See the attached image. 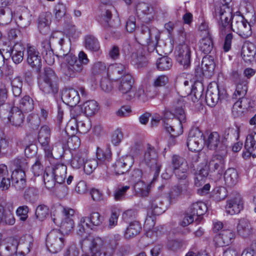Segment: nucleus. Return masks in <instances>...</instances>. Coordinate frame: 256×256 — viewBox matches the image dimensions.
Instances as JSON below:
<instances>
[{
  "instance_id": "79ce46f5",
  "label": "nucleus",
  "mask_w": 256,
  "mask_h": 256,
  "mask_svg": "<svg viewBox=\"0 0 256 256\" xmlns=\"http://www.w3.org/2000/svg\"><path fill=\"white\" fill-rule=\"evenodd\" d=\"M96 156L98 160L99 161L100 166H102V162H104L103 164H105L106 166L108 162L112 157V152L109 148L105 149H102L99 147L97 148Z\"/></svg>"
},
{
  "instance_id": "13d9d810",
  "label": "nucleus",
  "mask_w": 256,
  "mask_h": 256,
  "mask_svg": "<svg viewBox=\"0 0 256 256\" xmlns=\"http://www.w3.org/2000/svg\"><path fill=\"white\" fill-rule=\"evenodd\" d=\"M49 214L48 206L44 204L38 206L36 210L35 216L37 219L40 220H44Z\"/></svg>"
},
{
  "instance_id": "e2e57ef3",
  "label": "nucleus",
  "mask_w": 256,
  "mask_h": 256,
  "mask_svg": "<svg viewBox=\"0 0 256 256\" xmlns=\"http://www.w3.org/2000/svg\"><path fill=\"white\" fill-rule=\"evenodd\" d=\"M88 217L92 228L94 226H100L103 222V218L98 212H92L90 213L89 216Z\"/></svg>"
},
{
  "instance_id": "49530a36",
  "label": "nucleus",
  "mask_w": 256,
  "mask_h": 256,
  "mask_svg": "<svg viewBox=\"0 0 256 256\" xmlns=\"http://www.w3.org/2000/svg\"><path fill=\"white\" fill-rule=\"evenodd\" d=\"M34 101L28 95L24 96L19 101V107L22 111L25 112H31L34 108Z\"/></svg>"
},
{
  "instance_id": "4c0bfd02",
  "label": "nucleus",
  "mask_w": 256,
  "mask_h": 256,
  "mask_svg": "<svg viewBox=\"0 0 256 256\" xmlns=\"http://www.w3.org/2000/svg\"><path fill=\"white\" fill-rule=\"evenodd\" d=\"M67 167L62 164H58L52 169L54 176L58 184H62L66 178Z\"/></svg>"
},
{
  "instance_id": "9d476101",
  "label": "nucleus",
  "mask_w": 256,
  "mask_h": 256,
  "mask_svg": "<svg viewBox=\"0 0 256 256\" xmlns=\"http://www.w3.org/2000/svg\"><path fill=\"white\" fill-rule=\"evenodd\" d=\"M171 164L172 172L178 180H188V166L184 158L174 154L172 156Z\"/></svg>"
},
{
  "instance_id": "3c124183",
  "label": "nucleus",
  "mask_w": 256,
  "mask_h": 256,
  "mask_svg": "<svg viewBox=\"0 0 256 256\" xmlns=\"http://www.w3.org/2000/svg\"><path fill=\"white\" fill-rule=\"evenodd\" d=\"M13 14L14 12L8 8H0V24H8L12 21V18H14Z\"/></svg>"
},
{
  "instance_id": "a19ab883",
  "label": "nucleus",
  "mask_w": 256,
  "mask_h": 256,
  "mask_svg": "<svg viewBox=\"0 0 256 256\" xmlns=\"http://www.w3.org/2000/svg\"><path fill=\"white\" fill-rule=\"evenodd\" d=\"M202 69L204 74H208L213 72L215 68L214 56L211 55H206L202 60Z\"/></svg>"
},
{
  "instance_id": "338daca9",
  "label": "nucleus",
  "mask_w": 256,
  "mask_h": 256,
  "mask_svg": "<svg viewBox=\"0 0 256 256\" xmlns=\"http://www.w3.org/2000/svg\"><path fill=\"white\" fill-rule=\"evenodd\" d=\"M29 208L27 206H20L16 210V214L22 221H26L28 218Z\"/></svg>"
},
{
  "instance_id": "b1692460",
  "label": "nucleus",
  "mask_w": 256,
  "mask_h": 256,
  "mask_svg": "<svg viewBox=\"0 0 256 256\" xmlns=\"http://www.w3.org/2000/svg\"><path fill=\"white\" fill-rule=\"evenodd\" d=\"M26 52L28 64L32 68L39 71L42 66V59L40 52L34 46H28Z\"/></svg>"
},
{
  "instance_id": "4d7b16f0",
  "label": "nucleus",
  "mask_w": 256,
  "mask_h": 256,
  "mask_svg": "<svg viewBox=\"0 0 256 256\" xmlns=\"http://www.w3.org/2000/svg\"><path fill=\"white\" fill-rule=\"evenodd\" d=\"M228 196L226 188L223 186L216 187L212 192L213 198L218 202L224 200Z\"/></svg>"
},
{
  "instance_id": "bf43d9fd",
  "label": "nucleus",
  "mask_w": 256,
  "mask_h": 256,
  "mask_svg": "<svg viewBox=\"0 0 256 256\" xmlns=\"http://www.w3.org/2000/svg\"><path fill=\"white\" fill-rule=\"evenodd\" d=\"M242 100H238L233 105L232 113L235 117H238L242 115L244 110L246 108V106L242 104Z\"/></svg>"
},
{
  "instance_id": "20e7f679",
  "label": "nucleus",
  "mask_w": 256,
  "mask_h": 256,
  "mask_svg": "<svg viewBox=\"0 0 256 256\" xmlns=\"http://www.w3.org/2000/svg\"><path fill=\"white\" fill-rule=\"evenodd\" d=\"M25 170L24 169H15L10 175L7 166L0 164V188L3 190H8L10 185V178L12 181L26 180Z\"/></svg>"
},
{
  "instance_id": "de8ad7c7",
  "label": "nucleus",
  "mask_w": 256,
  "mask_h": 256,
  "mask_svg": "<svg viewBox=\"0 0 256 256\" xmlns=\"http://www.w3.org/2000/svg\"><path fill=\"white\" fill-rule=\"evenodd\" d=\"M248 90V81L241 80L236 84V90L233 94V98L244 100Z\"/></svg>"
},
{
  "instance_id": "f704fd0d",
  "label": "nucleus",
  "mask_w": 256,
  "mask_h": 256,
  "mask_svg": "<svg viewBox=\"0 0 256 256\" xmlns=\"http://www.w3.org/2000/svg\"><path fill=\"white\" fill-rule=\"evenodd\" d=\"M241 54L246 62L252 61L256 54V46L252 42L244 44L242 48Z\"/></svg>"
},
{
  "instance_id": "7c9ffc66",
  "label": "nucleus",
  "mask_w": 256,
  "mask_h": 256,
  "mask_svg": "<svg viewBox=\"0 0 256 256\" xmlns=\"http://www.w3.org/2000/svg\"><path fill=\"white\" fill-rule=\"evenodd\" d=\"M8 118L12 125L20 127L24 122V116L22 112L18 107L14 106L10 108Z\"/></svg>"
},
{
  "instance_id": "2f4dec72",
  "label": "nucleus",
  "mask_w": 256,
  "mask_h": 256,
  "mask_svg": "<svg viewBox=\"0 0 256 256\" xmlns=\"http://www.w3.org/2000/svg\"><path fill=\"white\" fill-rule=\"evenodd\" d=\"M252 230L249 220L244 218L239 220L236 226V232L238 235L244 238H248L252 235Z\"/></svg>"
},
{
  "instance_id": "72a5a7b5",
  "label": "nucleus",
  "mask_w": 256,
  "mask_h": 256,
  "mask_svg": "<svg viewBox=\"0 0 256 256\" xmlns=\"http://www.w3.org/2000/svg\"><path fill=\"white\" fill-rule=\"evenodd\" d=\"M120 236L116 235L106 242L102 248V256H113L116 248L118 245Z\"/></svg>"
},
{
  "instance_id": "bb28decb",
  "label": "nucleus",
  "mask_w": 256,
  "mask_h": 256,
  "mask_svg": "<svg viewBox=\"0 0 256 256\" xmlns=\"http://www.w3.org/2000/svg\"><path fill=\"white\" fill-rule=\"evenodd\" d=\"M128 67L122 64H114L107 68V76L112 80H116L120 76L128 74Z\"/></svg>"
},
{
  "instance_id": "ea45409f",
  "label": "nucleus",
  "mask_w": 256,
  "mask_h": 256,
  "mask_svg": "<svg viewBox=\"0 0 256 256\" xmlns=\"http://www.w3.org/2000/svg\"><path fill=\"white\" fill-rule=\"evenodd\" d=\"M200 50L205 54L211 52L214 48V44L210 34L208 36L202 38L198 42Z\"/></svg>"
},
{
  "instance_id": "4be33fe9",
  "label": "nucleus",
  "mask_w": 256,
  "mask_h": 256,
  "mask_svg": "<svg viewBox=\"0 0 256 256\" xmlns=\"http://www.w3.org/2000/svg\"><path fill=\"white\" fill-rule=\"evenodd\" d=\"M138 17L146 23L152 21L154 18V10L148 4L138 3L136 7Z\"/></svg>"
},
{
  "instance_id": "e433bc0d",
  "label": "nucleus",
  "mask_w": 256,
  "mask_h": 256,
  "mask_svg": "<svg viewBox=\"0 0 256 256\" xmlns=\"http://www.w3.org/2000/svg\"><path fill=\"white\" fill-rule=\"evenodd\" d=\"M163 199L162 197H156L151 200V209L154 215H160L166 210V206Z\"/></svg>"
},
{
  "instance_id": "a878e982",
  "label": "nucleus",
  "mask_w": 256,
  "mask_h": 256,
  "mask_svg": "<svg viewBox=\"0 0 256 256\" xmlns=\"http://www.w3.org/2000/svg\"><path fill=\"white\" fill-rule=\"evenodd\" d=\"M234 236V234L232 230H222L214 236V242L216 246H224L231 244Z\"/></svg>"
},
{
  "instance_id": "f8f14e48",
  "label": "nucleus",
  "mask_w": 256,
  "mask_h": 256,
  "mask_svg": "<svg viewBox=\"0 0 256 256\" xmlns=\"http://www.w3.org/2000/svg\"><path fill=\"white\" fill-rule=\"evenodd\" d=\"M243 38H246L252 34L251 26L248 21L240 15L234 16L230 24V30Z\"/></svg>"
},
{
  "instance_id": "774afa93",
  "label": "nucleus",
  "mask_w": 256,
  "mask_h": 256,
  "mask_svg": "<svg viewBox=\"0 0 256 256\" xmlns=\"http://www.w3.org/2000/svg\"><path fill=\"white\" fill-rule=\"evenodd\" d=\"M111 79L109 78H103L100 82V86L102 90L105 92H110L113 88Z\"/></svg>"
},
{
  "instance_id": "0e129e2a",
  "label": "nucleus",
  "mask_w": 256,
  "mask_h": 256,
  "mask_svg": "<svg viewBox=\"0 0 256 256\" xmlns=\"http://www.w3.org/2000/svg\"><path fill=\"white\" fill-rule=\"evenodd\" d=\"M230 78L236 83V84L238 83H240L241 80H246L242 77L240 71L238 67L235 68H232L230 72Z\"/></svg>"
},
{
  "instance_id": "8fccbe9b",
  "label": "nucleus",
  "mask_w": 256,
  "mask_h": 256,
  "mask_svg": "<svg viewBox=\"0 0 256 256\" xmlns=\"http://www.w3.org/2000/svg\"><path fill=\"white\" fill-rule=\"evenodd\" d=\"M88 229H92V228L89 222L88 218L87 216L80 218L77 226V234L80 236H82L86 233Z\"/></svg>"
},
{
  "instance_id": "f03ea898",
  "label": "nucleus",
  "mask_w": 256,
  "mask_h": 256,
  "mask_svg": "<svg viewBox=\"0 0 256 256\" xmlns=\"http://www.w3.org/2000/svg\"><path fill=\"white\" fill-rule=\"evenodd\" d=\"M58 78L50 68H45L40 74L38 84L40 90L44 94H54L58 92Z\"/></svg>"
},
{
  "instance_id": "a18cd8bd",
  "label": "nucleus",
  "mask_w": 256,
  "mask_h": 256,
  "mask_svg": "<svg viewBox=\"0 0 256 256\" xmlns=\"http://www.w3.org/2000/svg\"><path fill=\"white\" fill-rule=\"evenodd\" d=\"M134 182V189L135 192L140 196H148L151 188L150 184H146L142 180Z\"/></svg>"
},
{
  "instance_id": "680f3d73",
  "label": "nucleus",
  "mask_w": 256,
  "mask_h": 256,
  "mask_svg": "<svg viewBox=\"0 0 256 256\" xmlns=\"http://www.w3.org/2000/svg\"><path fill=\"white\" fill-rule=\"evenodd\" d=\"M245 148H256V132L252 130L247 136L244 144Z\"/></svg>"
},
{
  "instance_id": "a211bd4d",
  "label": "nucleus",
  "mask_w": 256,
  "mask_h": 256,
  "mask_svg": "<svg viewBox=\"0 0 256 256\" xmlns=\"http://www.w3.org/2000/svg\"><path fill=\"white\" fill-rule=\"evenodd\" d=\"M3 56L7 58H11L13 62L18 64L24 59V46L20 44L16 43L12 46H8L2 48Z\"/></svg>"
},
{
  "instance_id": "5fc2aeb1",
  "label": "nucleus",
  "mask_w": 256,
  "mask_h": 256,
  "mask_svg": "<svg viewBox=\"0 0 256 256\" xmlns=\"http://www.w3.org/2000/svg\"><path fill=\"white\" fill-rule=\"evenodd\" d=\"M62 134L66 137L65 140H62V142L64 144L67 142L68 147L71 149L75 150L79 148L80 145V140L78 136H74L67 140L68 136L66 132H62Z\"/></svg>"
},
{
  "instance_id": "6e6552de",
  "label": "nucleus",
  "mask_w": 256,
  "mask_h": 256,
  "mask_svg": "<svg viewBox=\"0 0 256 256\" xmlns=\"http://www.w3.org/2000/svg\"><path fill=\"white\" fill-rule=\"evenodd\" d=\"M190 181L188 180H181L179 182L172 187L168 196V200L170 204H175L181 198V196H190L192 194V190L189 186Z\"/></svg>"
},
{
  "instance_id": "393cba45",
  "label": "nucleus",
  "mask_w": 256,
  "mask_h": 256,
  "mask_svg": "<svg viewBox=\"0 0 256 256\" xmlns=\"http://www.w3.org/2000/svg\"><path fill=\"white\" fill-rule=\"evenodd\" d=\"M134 163V158L131 155H126L118 160L114 166L116 174H122L128 172Z\"/></svg>"
},
{
  "instance_id": "c85d7f7f",
  "label": "nucleus",
  "mask_w": 256,
  "mask_h": 256,
  "mask_svg": "<svg viewBox=\"0 0 256 256\" xmlns=\"http://www.w3.org/2000/svg\"><path fill=\"white\" fill-rule=\"evenodd\" d=\"M62 99L64 103L72 106H76L79 102L80 98L78 92L72 88L62 90Z\"/></svg>"
},
{
  "instance_id": "dca6fc26",
  "label": "nucleus",
  "mask_w": 256,
  "mask_h": 256,
  "mask_svg": "<svg viewBox=\"0 0 256 256\" xmlns=\"http://www.w3.org/2000/svg\"><path fill=\"white\" fill-rule=\"evenodd\" d=\"M203 134L197 128L192 129L188 135L186 144L192 152H199L203 147Z\"/></svg>"
},
{
  "instance_id": "cd10ccee",
  "label": "nucleus",
  "mask_w": 256,
  "mask_h": 256,
  "mask_svg": "<svg viewBox=\"0 0 256 256\" xmlns=\"http://www.w3.org/2000/svg\"><path fill=\"white\" fill-rule=\"evenodd\" d=\"M185 105V100L184 98H180L174 100L172 105V110L174 112V115L176 117V118L180 122H185L186 120V114L184 110V106Z\"/></svg>"
},
{
  "instance_id": "0eeeda50",
  "label": "nucleus",
  "mask_w": 256,
  "mask_h": 256,
  "mask_svg": "<svg viewBox=\"0 0 256 256\" xmlns=\"http://www.w3.org/2000/svg\"><path fill=\"white\" fill-rule=\"evenodd\" d=\"M65 243V236L58 230H53L47 235L46 246L48 250L52 253L60 252Z\"/></svg>"
},
{
  "instance_id": "69168bd1",
  "label": "nucleus",
  "mask_w": 256,
  "mask_h": 256,
  "mask_svg": "<svg viewBox=\"0 0 256 256\" xmlns=\"http://www.w3.org/2000/svg\"><path fill=\"white\" fill-rule=\"evenodd\" d=\"M54 12L56 18L58 20H61L66 14V6L62 3H58L55 6Z\"/></svg>"
},
{
  "instance_id": "37998d69",
  "label": "nucleus",
  "mask_w": 256,
  "mask_h": 256,
  "mask_svg": "<svg viewBox=\"0 0 256 256\" xmlns=\"http://www.w3.org/2000/svg\"><path fill=\"white\" fill-rule=\"evenodd\" d=\"M205 144L209 149L216 150H218L221 144H224L220 140V136L216 132L210 133L206 140Z\"/></svg>"
},
{
  "instance_id": "412c9836",
  "label": "nucleus",
  "mask_w": 256,
  "mask_h": 256,
  "mask_svg": "<svg viewBox=\"0 0 256 256\" xmlns=\"http://www.w3.org/2000/svg\"><path fill=\"white\" fill-rule=\"evenodd\" d=\"M14 18L18 26L25 28L30 26L32 21V14L26 8L18 6L14 11Z\"/></svg>"
},
{
  "instance_id": "4468645a",
  "label": "nucleus",
  "mask_w": 256,
  "mask_h": 256,
  "mask_svg": "<svg viewBox=\"0 0 256 256\" xmlns=\"http://www.w3.org/2000/svg\"><path fill=\"white\" fill-rule=\"evenodd\" d=\"M50 128L47 126H44L40 130L38 136V142L48 158H53L52 146L50 144Z\"/></svg>"
},
{
  "instance_id": "5701e85b",
  "label": "nucleus",
  "mask_w": 256,
  "mask_h": 256,
  "mask_svg": "<svg viewBox=\"0 0 256 256\" xmlns=\"http://www.w3.org/2000/svg\"><path fill=\"white\" fill-rule=\"evenodd\" d=\"M112 6H105L102 9L100 14L98 18V22L105 29L109 28H116V25L114 22V20L112 19Z\"/></svg>"
},
{
  "instance_id": "c03bdc74",
  "label": "nucleus",
  "mask_w": 256,
  "mask_h": 256,
  "mask_svg": "<svg viewBox=\"0 0 256 256\" xmlns=\"http://www.w3.org/2000/svg\"><path fill=\"white\" fill-rule=\"evenodd\" d=\"M224 178L226 185L232 186L238 182V174L237 170L234 168H228L224 174Z\"/></svg>"
},
{
  "instance_id": "7ed1b4c3",
  "label": "nucleus",
  "mask_w": 256,
  "mask_h": 256,
  "mask_svg": "<svg viewBox=\"0 0 256 256\" xmlns=\"http://www.w3.org/2000/svg\"><path fill=\"white\" fill-rule=\"evenodd\" d=\"M232 10L228 6H216L214 16L218 21L220 34L224 36L230 31V24L233 18Z\"/></svg>"
},
{
  "instance_id": "603ef678",
  "label": "nucleus",
  "mask_w": 256,
  "mask_h": 256,
  "mask_svg": "<svg viewBox=\"0 0 256 256\" xmlns=\"http://www.w3.org/2000/svg\"><path fill=\"white\" fill-rule=\"evenodd\" d=\"M85 46L86 48L92 52H98L100 48V43L98 39L92 36H86Z\"/></svg>"
},
{
  "instance_id": "f257e3e1",
  "label": "nucleus",
  "mask_w": 256,
  "mask_h": 256,
  "mask_svg": "<svg viewBox=\"0 0 256 256\" xmlns=\"http://www.w3.org/2000/svg\"><path fill=\"white\" fill-rule=\"evenodd\" d=\"M160 37V32L156 28L142 24L140 31L136 32V38L139 44L146 45L148 50L152 52L156 49Z\"/></svg>"
},
{
  "instance_id": "864d4df0",
  "label": "nucleus",
  "mask_w": 256,
  "mask_h": 256,
  "mask_svg": "<svg viewBox=\"0 0 256 256\" xmlns=\"http://www.w3.org/2000/svg\"><path fill=\"white\" fill-rule=\"evenodd\" d=\"M83 107L84 113L88 116L94 115L98 110V103L94 100L85 102L83 104Z\"/></svg>"
},
{
  "instance_id": "052dcab7",
  "label": "nucleus",
  "mask_w": 256,
  "mask_h": 256,
  "mask_svg": "<svg viewBox=\"0 0 256 256\" xmlns=\"http://www.w3.org/2000/svg\"><path fill=\"white\" fill-rule=\"evenodd\" d=\"M98 160L95 159H90L85 162L83 166L84 172L87 174H90L98 166Z\"/></svg>"
},
{
  "instance_id": "423d86ee",
  "label": "nucleus",
  "mask_w": 256,
  "mask_h": 256,
  "mask_svg": "<svg viewBox=\"0 0 256 256\" xmlns=\"http://www.w3.org/2000/svg\"><path fill=\"white\" fill-rule=\"evenodd\" d=\"M227 153L226 146L221 144L208 163V166L210 172H214L217 170L218 173L222 172L224 168Z\"/></svg>"
},
{
  "instance_id": "39448f33",
  "label": "nucleus",
  "mask_w": 256,
  "mask_h": 256,
  "mask_svg": "<svg viewBox=\"0 0 256 256\" xmlns=\"http://www.w3.org/2000/svg\"><path fill=\"white\" fill-rule=\"evenodd\" d=\"M145 166L149 167L154 172L153 180L156 179L159 176L162 165L158 160V154L154 148L149 147L140 162V168H144Z\"/></svg>"
},
{
  "instance_id": "f3484780",
  "label": "nucleus",
  "mask_w": 256,
  "mask_h": 256,
  "mask_svg": "<svg viewBox=\"0 0 256 256\" xmlns=\"http://www.w3.org/2000/svg\"><path fill=\"white\" fill-rule=\"evenodd\" d=\"M134 80L132 76L128 73L120 78L118 90L122 94H126V99L130 100L135 97V90L132 88Z\"/></svg>"
},
{
  "instance_id": "6ab92c4d",
  "label": "nucleus",
  "mask_w": 256,
  "mask_h": 256,
  "mask_svg": "<svg viewBox=\"0 0 256 256\" xmlns=\"http://www.w3.org/2000/svg\"><path fill=\"white\" fill-rule=\"evenodd\" d=\"M175 56L176 61L183 66L184 68H188L190 64L191 50L186 44L178 45L176 48Z\"/></svg>"
},
{
  "instance_id": "2eb2a0df",
  "label": "nucleus",
  "mask_w": 256,
  "mask_h": 256,
  "mask_svg": "<svg viewBox=\"0 0 256 256\" xmlns=\"http://www.w3.org/2000/svg\"><path fill=\"white\" fill-rule=\"evenodd\" d=\"M80 244L82 250L84 251H90L92 256H100L102 254V250L104 242L99 237L84 239Z\"/></svg>"
},
{
  "instance_id": "aec40b11",
  "label": "nucleus",
  "mask_w": 256,
  "mask_h": 256,
  "mask_svg": "<svg viewBox=\"0 0 256 256\" xmlns=\"http://www.w3.org/2000/svg\"><path fill=\"white\" fill-rule=\"evenodd\" d=\"M225 208L226 212L230 215L240 213L244 208V200L241 194L237 192L234 194L227 200Z\"/></svg>"
},
{
  "instance_id": "09e8293b",
  "label": "nucleus",
  "mask_w": 256,
  "mask_h": 256,
  "mask_svg": "<svg viewBox=\"0 0 256 256\" xmlns=\"http://www.w3.org/2000/svg\"><path fill=\"white\" fill-rule=\"evenodd\" d=\"M44 182L45 186L48 189L53 188L55 185L56 180L54 176L52 168H46L43 176Z\"/></svg>"
},
{
  "instance_id": "473e14b6",
  "label": "nucleus",
  "mask_w": 256,
  "mask_h": 256,
  "mask_svg": "<svg viewBox=\"0 0 256 256\" xmlns=\"http://www.w3.org/2000/svg\"><path fill=\"white\" fill-rule=\"evenodd\" d=\"M51 16L50 12H44L40 15L38 18V26L41 34H46L50 33Z\"/></svg>"
},
{
  "instance_id": "1a4fd4ad",
  "label": "nucleus",
  "mask_w": 256,
  "mask_h": 256,
  "mask_svg": "<svg viewBox=\"0 0 256 256\" xmlns=\"http://www.w3.org/2000/svg\"><path fill=\"white\" fill-rule=\"evenodd\" d=\"M62 212L64 219L62 222L60 218L54 214L52 216V220L56 225L60 224V228L62 232L68 234L73 229L74 226V210L70 208H64Z\"/></svg>"
},
{
  "instance_id": "6e6d98bb",
  "label": "nucleus",
  "mask_w": 256,
  "mask_h": 256,
  "mask_svg": "<svg viewBox=\"0 0 256 256\" xmlns=\"http://www.w3.org/2000/svg\"><path fill=\"white\" fill-rule=\"evenodd\" d=\"M156 66L160 70H168L172 66V60L167 56L161 57L156 62Z\"/></svg>"
},
{
  "instance_id": "ddd939ff",
  "label": "nucleus",
  "mask_w": 256,
  "mask_h": 256,
  "mask_svg": "<svg viewBox=\"0 0 256 256\" xmlns=\"http://www.w3.org/2000/svg\"><path fill=\"white\" fill-rule=\"evenodd\" d=\"M226 90L215 84L213 86H208L206 94V102L210 107L214 106L219 100H222L226 98Z\"/></svg>"
},
{
  "instance_id": "58836bf2",
  "label": "nucleus",
  "mask_w": 256,
  "mask_h": 256,
  "mask_svg": "<svg viewBox=\"0 0 256 256\" xmlns=\"http://www.w3.org/2000/svg\"><path fill=\"white\" fill-rule=\"evenodd\" d=\"M88 152L87 150H79L72 158L70 164L72 166L76 169H78L83 166L85 160L87 159Z\"/></svg>"
},
{
  "instance_id": "c756f323",
  "label": "nucleus",
  "mask_w": 256,
  "mask_h": 256,
  "mask_svg": "<svg viewBox=\"0 0 256 256\" xmlns=\"http://www.w3.org/2000/svg\"><path fill=\"white\" fill-rule=\"evenodd\" d=\"M207 209V206L204 202H199L191 204L188 212L196 217L195 223L198 224L202 219V216L205 214Z\"/></svg>"
},
{
  "instance_id": "c9c22d12",
  "label": "nucleus",
  "mask_w": 256,
  "mask_h": 256,
  "mask_svg": "<svg viewBox=\"0 0 256 256\" xmlns=\"http://www.w3.org/2000/svg\"><path fill=\"white\" fill-rule=\"evenodd\" d=\"M141 230L142 225L139 222H131L124 231V236L126 239L133 238L138 235Z\"/></svg>"
},
{
  "instance_id": "9b49d317",
  "label": "nucleus",
  "mask_w": 256,
  "mask_h": 256,
  "mask_svg": "<svg viewBox=\"0 0 256 256\" xmlns=\"http://www.w3.org/2000/svg\"><path fill=\"white\" fill-rule=\"evenodd\" d=\"M66 63L62 67V73L69 78H76L80 74L84 68L77 62V57L70 54L66 56Z\"/></svg>"
}]
</instances>
